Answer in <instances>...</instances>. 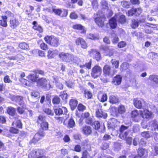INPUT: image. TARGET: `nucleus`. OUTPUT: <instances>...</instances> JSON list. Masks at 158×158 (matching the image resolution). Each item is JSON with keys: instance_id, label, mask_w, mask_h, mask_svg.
<instances>
[{"instance_id": "obj_1", "label": "nucleus", "mask_w": 158, "mask_h": 158, "mask_svg": "<svg viewBox=\"0 0 158 158\" xmlns=\"http://www.w3.org/2000/svg\"><path fill=\"white\" fill-rule=\"evenodd\" d=\"M129 126H126L123 125H122L119 129L120 134L119 136L120 137L123 139H124L128 135H130L131 133V130H128L126 131V130L128 129Z\"/></svg>"}, {"instance_id": "obj_2", "label": "nucleus", "mask_w": 158, "mask_h": 158, "mask_svg": "<svg viewBox=\"0 0 158 158\" xmlns=\"http://www.w3.org/2000/svg\"><path fill=\"white\" fill-rule=\"evenodd\" d=\"M44 39L47 43L52 47H57L59 44V39L54 36L45 37Z\"/></svg>"}, {"instance_id": "obj_3", "label": "nucleus", "mask_w": 158, "mask_h": 158, "mask_svg": "<svg viewBox=\"0 0 158 158\" xmlns=\"http://www.w3.org/2000/svg\"><path fill=\"white\" fill-rule=\"evenodd\" d=\"M37 83L38 85L42 86L47 90H49L51 87L49 82L44 78H41L38 80Z\"/></svg>"}, {"instance_id": "obj_4", "label": "nucleus", "mask_w": 158, "mask_h": 158, "mask_svg": "<svg viewBox=\"0 0 158 158\" xmlns=\"http://www.w3.org/2000/svg\"><path fill=\"white\" fill-rule=\"evenodd\" d=\"M101 73L102 69L101 67L98 65H96L92 69L91 76L95 78L100 75Z\"/></svg>"}, {"instance_id": "obj_5", "label": "nucleus", "mask_w": 158, "mask_h": 158, "mask_svg": "<svg viewBox=\"0 0 158 158\" xmlns=\"http://www.w3.org/2000/svg\"><path fill=\"white\" fill-rule=\"evenodd\" d=\"M44 135L45 133L43 131L41 130L39 131L35 135L33 139L31 141V142L35 143L40 140L42 137L44 136Z\"/></svg>"}, {"instance_id": "obj_6", "label": "nucleus", "mask_w": 158, "mask_h": 158, "mask_svg": "<svg viewBox=\"0 0 158 158\" xmlns=\"http://www.w3.org/2000/svg\"><path fill=\"white\" fill-rule=\"evenodd\" d=\"M53 12L56 15L60 16L61 17H66L68 15V10L63 9L62 10L59 9H53Z\"/></svg>"}, {"instance_id": "obj_7", "label": "nucleus", "mask_w": 158, "mask_h": 158, "mask_svg": "<svg viewBox=\"0 0 158 158\" xmlns=\"http://www.w3.org/2000/svg\"><path fill=\"white\" fill-rule=\"evenodd\" d=\"M76 44L79 45H80L81 47L84 49L87 47V44L85 41L82 38L79 37L76 40Z\"/></svg>"}, {"instance_id": "obj_8", "label": "nucleus", "mask_w": 158, "mask_h": 158, "mask_svg": "<svg viewBox=\"0 0 158 158\" xmlns=\"http://www.w3.org/2000/svg\"><path fill=\"white\" fill-rule=\"evenodd\" d=\"M19 117V116L17 115H16V116L14 117L13 119H15V121H13L12 125L15 127H16L18 128H21L22 124L21 121L18 119V117Z\"/></svg>"}, {"instance_id": "obj_9", "label": "nucleus", "mask_w": 158, "mask_h": 158, "mask_svg": "<svg viewBox=\"0 0 158 158\" xmlns=\"http://www.w3.org/2000/svg\"><path fill=\"white\" fill-rule=\"evenodd\" d=\"M140 115L143 118H148L151 117L152 113L147 109H143L140 110Z\"/></svg>"}, {"instance_id": "obj_10", "label": "nucleus", "mask_w": 158, "mask_h": 158, "mask_svg": "<svg viewBox=\"0 0 158 158\" xmlns=\"http://www.w3.org/2000/svg\"><path fill=\"white\" fill-rule=\"evenodd\" d=\"M89 53L91 55L94 56V58L96 60L98 61L101 58V56L100 53L95 49H92L89 51Z\"/></svg>"}, {"instance_id": "obj_11", "label": "nucleus", "mask_w": 158, "mask_h": 158, "mask_svg": "<svg viewBox=\"0 0 158 158\" xmlns=\"http://www.w3.org/2000/svg\"><path fill=\"white\" fill-rule=\"evenodd\" d=\"M122 79V77L120 75H117L113 78L112 82L115 85H119L121 82Z\"/></svg>"}, {"instance_id": "obj_12", "label": "nucleus", "mask_w": 158, "mask_h": 158, "mask_svg": "<svg viewBox=\"0 0 158 158\" xmlns=\"http://www.w3.org/2000/svg\"><path fill=\"white\" fill-rule=\"evenodd\" d=\"M56 115H60L62 114H66L67 112V110L65 107H62L61 108H58L54 109Z\"/></svg>"}, {"instance_id": "obj_13", "label": "nucleus", "mask_w": 158, "mask_h": 158, "mask_svg": "<svg viewBox=\"0 0 158 158\" xmlns=\"http://www.w3.org/2000/svg\"><path fill=\"white\" fill-rule=\"evenodd\" d=\"M100 4L102 7L104 9H107L108 11L109 12V14L108 16H110L112 15V12L110 10L108 9V3L106 0H102L100 2Z\"/></svg>"}, {"instance_id": "obj_14", "label": "nucleus", "mask_w": 158, "mask_h": 158, "mask_svg": "<svg viewBox=\"0 0 158 158\" xmlns=\"http://www.w3.org/2000/svg\"><path fill=\"white\" fill-rule=\"evenodd\" d=\"M105 19L103 17H96L95 18L94 20L99 27H102L104 26V22Z\"/></svg>"}, {"instance_id": "obj_15", "label": "nucleus", "mask_w": 158, "mask_h": 158, "mask_svg": "<svg viewBox=\"0 0 158 158\" xmlns=\"http://www.w3.org/2000/svg\"><path fill=\"white\" fill-rule=\"evenodd\" d=\"M144 101L141 100L136 99L135 100L134 105L137 108L140 109L143 108L144 109Z\"/></svg>"}, {"instance_id": "obj_16", "label": "nucleus", "mask_w": 158, "mask_h": 158, "mask_svg": "<svg viewBox=\"0 0 158 158\" xmlns=\"http://www.w3.org/2000/svg\"><path fill=\"white\" fill-rule=\"evenodd\" d=\"M96 116L98 117L105 118L107 117V114L104 112L101 109H97L96 111Z\"/></svg>"}, {"instance_id": "obj_17", "label": "nucleus", "mask_w": 158, "mask_h": 158, "mask_svg": "<svg viewBox=\"0 0 158 158\" xmlns=\"http://www.w3.org/2000/svg\"><path fill=\"white\" fill-rule=\"evenodd\" d=\"M111 67L108 65H105L103 68V75L105 77L110 76L111 73Z\"/></svg>"}, {"instance_id": "obj_18", "label": "nucleus", "mask_w": 158, "mask_h": 158, "mask_svg": "<svg viewBox=\"0 0 158 158\" xmlns=\"http://www.w3.org/2000/svg\"><path fill=\"white\" fill-rule=\"evenodd\" d=\"M138 156L142 157L143 158L146 157L147 155V151L145 149H143L142 148H139L138 151Z\"/></svg>"}, {"instance_id": "obj_19", "label": "nucleus", "mask_w": 158, "mask_h": 158, "mask_svg": "<svg viewBox=\"0 0 158 158\" xmlns=\"http://www.w3.org/2000/svg\"><path fill=\"white\" fill-rule=\"evenodd\" d=\"M82 131L83 133L85 135H89L92 132L91 127L88 126H83Z\"/></svg>"}, {"instance_id": "obj_20", "label": "nucleus", "mask_w": 158, "mask_h": 158, "mask_svg": "<svg viewBox=\"0 0 158 158\" xmlns=\"http://www.w3.org/2000/svg\"><path fill=\"white\" fill-rule=\"evenodd\" d=\"M10 27L13 29L15 28L19 24V22L16 19H14L10 21Z\"/></svg>"}, {"instance_id": "obj_21", "label": "nucleus", "mask_w": 158, "mask_h": 158, "mask_svg": "<svg viewBox=\"0 0 158 158\" xmlns=\"http://www.w3.org/2000/svg\"><path fill=\"white\" fill-rule=\"evenodd\" d=\"M148 79L150 81L158 85V75L156 74H152L149 76Z\"/></svg>"}, {"instance_id": "obj_22", "label": "nucleus", "mask_w": 158, "mask_h": 158, "mask_svg": "<svg viewBox=\"0 0 158 158\" xmlns=\"http://www.w3.org/2000/svg\"><path fill=\"white\" fill-rule=\"evenodd\" d=\"M109 24L110 27L114 29L116 28L117 26V21L116 18L114 17H112L109 21Z\"/></svg>"}, {"instance_id": "obj_23", "label": "nucleus", "mask_w": 158, "mask_h": 158, "mask_svg": "<svg viewBox=\"0 0 158 158\" xmlns=\"http://www.w3.org/2000/svg\"><path fill=\"white\" fill-rule=\"evenodd\" d=\"M40 155V150H34L31 151L28 155V157L29 158H35L36 156H39Z\"/></svg>"}, {"instance_id": "obj_24", "label": "nucleus", "mask_w": 158, "mask_h": 158, "mask_svg": "<svg viewBox=\"0 0 158 158\" xmlns=\"http://www.w3.org/2000/svg\"><path fill=\"white\" fill-rule=\"evenodd\" d=\"M109 102L112 104L116 103L119 102L118 97L114 95H111L109 97Z\"/></svg>"}, {"instance_id": "obj_25", "label": "nucleus", "mask_w": 158, "mask_h": 158, "mask_svg": "<svg viewBox=\"0 0 158 158\" xmlns=\"http://www.w3.org/2000/svg\"><path fill=\"white\" fill-rule=\"evenodd\" d=\"M7 113L10 115L13 116H16V110L12 107H9L8 108L7 110Z\"/></svg>"}, {"instance_id": "obj_26", "label": "nucleus", "mask_w": 158, "mask_h": 158, "mask_svg": "<svg viewBox=\"0 0 158 158\" xmlns=\"http://www.w3.org/2000/svg\"><path fill=\"white\" fill-rule=\"evenodd\" d=\"M77 101L75 99H72L70 101L69 105L72 110H73L77 106Z\"/></svg>"}, {"instance_id": "obj_27", "label": "nucleus", "mask_w": 158, "mask_h": 158, "mask_svg": "<svg viewBox=\"0 0 158 158\" xmlns=\"http://www.w3.org/2000/svg\"><path fill=\"white\" fill-rule=\"evenodd\" d=\"M28 79L32 82H36L38 77V76L34 74H30L27 77Z\"/></svg>"}, {"instance_id": "obj_28", "label": "nucleus", "mask_w": 158, "mask_h": 158, "mask_svg": "<svg viewBox=\"0 0 158 158\" xmlns=\"http://www.w3.org/2000/svg\"><path fill=\"white\" fill-rule=\"evenodd\" d=\"M59 56L63 60L66 61L68 56H69V53L62 52L59 54Z\"/></svg>"}, {"instance_id": "obj_29", "label": "nucleus", "mask_w": 158, "mask_h": 158, "mask_svg": "<svg viewBox=\"0 0 158 158\" xmlns=\"http://www.w3.org/2000/svg\"><path fill=\"white\" fill-rule=\"evenodd\" d=\"M88 37L92 40H98L99 37L98 35L97 34H89L88 35Z\"/></svg>"}, {"instance_id": "obj_30", "label": "nucleus", "mask_w": 158, "mask_h": 158, "mask_svg": "<svg viewBox=\"0 0 158 158\" xmlns=\"http://www.w3.org/2000/svg\"><path fill=\"white\" fill-rule=\"evenodd\" d=\"M41 127L43 130H47L48 129V124L46 121H44L41 123Z\"/></svg>"}, {"instance_id": "obj_31", "label": "nucleus", "mask_w": 158, "mask_h": 158, "mask_svg": "<svg viewBox=\"0 0 158 158\" xmlns=\"http://www.w3.org/2000/svg\"><path fill=\"white\" fill-rule=\"evenodd\" d=\"M60 99L57 96H55L52 99V102L54 104L57 105L60 103Z\"/></svg>"}, {"instance_id": "obj_32", "label": "nucleus", "mask_w": 158, "mask_h": 158, "mask_svg": "<svg viewBox=\"0 0 158 158\" xmlns=\"http://www.w3.org/2000/svg\"><path fill=\"white\" fill-rule=\"evenodd\" d=\"M38 43L40 44L41 48L44 50H47L48 49V46L44 43L42 41H40L38 42Z\"/></svg>"}, {"instance_id": "obj_33", "label": "nucleus", "mask_w": 158, "mask_h": 158, "mask_svg": "<svg viewBox=\"0 0 158 158\" xmlns=\"http://www.w3.org/2000/svg\"><path fill=\"white\" fill-rule=\"evenodd\" d=\"M93 127L96 130H98L100 127V123L98 121H94L92 123Z\"/></svg>"}, {"instance_id": "obj_34", "label": "nucleus", "mask_w": 158, "mask_h": 158, "mask_svg": "<svg viewBox=\"0 0 158 158\" xmlns=\"http://www.w3.org/2000/svg\"><path fill=\"white\" fill-rule=\"evenodd\" d=\"M129 67V65L128 63L127 62H124L121 66V70L122 71L126 70Z\"/></svg>"}, {"instance_id": "obj_35", "label": "nucleus", "mask_w": 158, "mask_h": 158, "mask_svg": "<svg viewBox=\"0 0 158 158\" xmlns=\"http://www.w3.org/2000/svg\"><path fill=\"white\" fill-rule=\"evenodd\" d=\"M139 25L138 20L133 19L132 20L131 26L132 28H135Z\"/></svg>"}, {"instance_id": "obj_36", "label": "nucleus", "mask_w": 158, "mask_h": 158, "mask_svg": "<svg viewBox=\"0 0 158 158\" xmlns=\"http://www.w3.org/2000/svg\"><path fill=\"white\" fill-rule=\"evenodd\" d=\"M66 62L68 63H70L72 62H75L74 56L73 55L69 54V56H68Z\"/></svg>"}, {"instance_id": "obj_37", "label": "nucleus", "mask_w": 158, "mask_h": 158, "mask_svg": "<svg viewBox=\"0 0 158 158\" xmlns=\"http://www.w3.org/2000/svg\"><path fill=\"white\" fill-rule=\"evenodd\" d=\"M81 145L82 146L90 147V143L88 139H86L84 140L81 143Z\"/></svg>"}, {"instance_id": "obj_38", "label": "nucleus", "mask_w": 158, "mask_h": 158, "mask_svg": "<svg viewBox=\"0 0 158 158\" xmlns=\"http://www.w3.org/2000/svg\"><path fill=\"white\" fill-rule=\"evenodd\" d=\"M19 47L23 49H28L29 48L28 45L26 43H22L19 44Z\"/></svg>"}, {"instance_id": "obj_39", "label": "nucleus", "mask_w": 158, "mask_h": 158, "mask_svg": "<svg viewBox=\"0 0 158 158\" xmlns=\"http://www.w3.org/2000/svg\"><path fill=\"white\" fill-rule=\"evenodd\" d=\"M125 107L123 105L120 106L118 108V112L119 114H123L125 112Z\"/></svg>"}, {"instance_id": "obj_40", "label": "nucleus", "mask_w": 158, "mask_h": 158, "mask_svg": "<svg viewBox=\"0 0 158 158\" xmlns=\"http://www.w3.org/2000/svg\"><path fill=\"white\" fill-rule=\"evenodd\" d=\"M98 3L97 0H93L92 1V6L93 8L97 9L98 6Z\"/></svg>"}, {"instance_id": "obj_41", "label": "nucleus", "mask_w": 158, "mask_h": 158, "mask_svg": "<svg viewBox=\"0 0 158 158\" xmlns=\"http://www.w3.org/2000/svg\"><path fill=\"white\" fill-rule=\"evenodd\" d=\"M25 106L23 105L22 107H18L17 108V110L18 112L20 114H22L25 112V110H24Z\"/></svg>"}, {"instance_id": "obj_42", "label": "nucleus", "mask_w": 158, "mask_h": 158, "mask_svg": "<svg viewBox=\"0 0 158 158\" xmlns=\"http://www.w3.org/2000/svg\"><path fill=\"white\" fill-rule=\"evenodd\" d=\"M23 97L20 96H18L15 98V100L19 104L22 105L23 103Z\"/></svg>"}, {"instance_id": "obj_43", "label": "nucleus", "mask_w": 158, "mask_h": 158, "mask_svg": "<svg viewBox=\"0 0 158 158\" xmlns=\"http://www.w3.org/2000/svg\"><path fill=\"white\" fill-rule=\"evenodd\" d=\"M111 62L112 65H114L116 68H117L118 67L119 61L118 60H115L112 59Z\"/></svg>"}, {"instance_id": "obj_44", "label": "nucleus", "mask_w": 158, "mask_h": 158, "mask_svg": "<svg viewBox=\"0 0 158 158\" xmlns=\"http://www.w3.org/2000/svg\"><path fill=\"white\" fill-rule=\"evenodd\" d=\"M84 94L86 98H90L92 97V93L89 91H85Z\"/></svg>"}, {"instance_id": "obj_45", "label": "nucleus", "mask_w": 158, "mask_h": 158, "mask_svg": "<svg viewBox=\"0 0 158 158\" xmlns=\"http://www.w3.org/2000/svg\"><path fill=\"white\" fill-rule=\"evenodd\" d=\"M43 110L45 113L51 116H53L54 115L53 113H52L51 110L49 109L45 108Z\"/></svg>"}, {"instance_id": "obj_46", "label": "nucleus", "mask_w": 158, "mask_h": 158, "mask_svg": "<svg viewBox=\"0 0 158 158\" xmlns=\"http://www.w3.org/2000/svg\"><path fill=\"white\" fill-rule=\"evenodd\" d=\"M45 121V117L42 115H40L38 117V120L37 122L39 123H41Z\"/></svg>"}, {"instance_id": "obj_47", "label": "nucleus", "mask_w": 158, "mask_h": 158, "mask_svg": "<svg viewBox=\"0 0 158 158\" xmlns=\"http://www.w3.org/2000/svg\"><path fill=\"white\" fill-rule=\"evenodd\" d=\"M112 35L114 37V38L112 41V43L114 44L117 43L119 41L118 38L115 34H112Z\"/></svg>"}, {"instance_id": "obj_48", "label": "nucleus", "mask_w": 158, "mask_h": 158, "mask_svg": "<svg viewBox=\"0 0 158 158\" xmlns=\"http://www.w3.org/2000/svg\"><path fill=\"white\" fill-rule=\"evenodd\" d=\"M121 5L123 7L126 8L129 7V2L125 1H123L121 2Z\"/></svg>"}, {"instance_id": "obj_49", "label": "nucleus", "mask_w": 158, "mask_h": 158, "mask_svg": "<svg viewBox=\"0 0 158 158\" xmlns=\"http://www.w3.org/2000/svg\"><path fill=\"white\" fill-rule=\"evenodd\" d=\"M126 20L125 16L124 15H121L118 18V21L121 23H124L125 22Z\"/></svg>"}, {"instance_id": "obj_50", "label": "nucleus", "mask_w": 158, "mask_h": 158, "mask_svg": "<svg viewBox=\"0 0 158 158\" xmlns=\"http://www.w3.org/2000/svg\"><path fill=\"white\" fill-rule=\"evenodd\" d=\"M75 122L73 118H70L68 124L70 127H73L75 125Z\"/></svg>"}, {"instance_id": "obj_51", "label": "nucleus", "mask_w": 158, "mask_h": 158, "mask_svg": "<svg viewBox=\"0 0 158 158\" xmlns=\"http://www.w3.org/2000/svg\"><path fill=\"white\" fill-rule=\"evenodd\" d=\"M135 13V8H133L128 11L127 14L128 16H132Z\"/></svg>"}, {"instance_id": "obj_52", "label": "nucleus", "mask_w": 158, "mask_h": 158, "mask_svg": "<svg viewBox=\"0 0 158 158\" xmlns=\"http://www.w3.org/2000/svg\"><path fill=\"white\" fill-rule=\"evenodd\" d=\"M4 81L6 83H10L12 82V81L10 79L9 76L8 75H7L4 77Z\"/></svg>"}, {"instance_id": "obj_53", "label": "nucleus", "mask_w": 158, "mask_h": 158, "mask_svg": "<svg viewBox=\"0 0 158 158\" xmlns=\"http://www.w3.org/2000/svg\"><path fill=\"white\" fill-rule=\"evenodd\" d=\"M127 44L125 41H122L118 43V47L120 48H123L125 47Z\"/></svg>"}, {"instance_id": "obj_54", "label": "nucleus", "mask_w": 158, "mask_h": 158, "mask_svg": "<svg viewBox=\"0 0 158 158\" xmlns=\"http://www.w3.org/2000/svg\"><path fill=\"white\" fill-rule=\"evenodd\" d=\"M146 139H141L139 143V145L140 146H144L146 145Z\"/></svg>"}, {"instance_id": "obj_55", "label": "nucleus", "mask_w": 158, "mask_h": 158, "mask_svg": "<svg viewBox=\"0 0 158 158\" xmlns=\"http://www.w3.org/2000/svg\"><path fill=\"white\" fill-rule=\"evenodd\" d=\"M73 28L74 29H76L79 30H82L84 29V27L80 24H77L73 26Z\"/></svg>"}, {"instance_id": "obj_56", "label": "nucleus", "mask_w": 158, "mask_h": 158, "mask_svg": "<svg viewBox=\"0 0 158 158\" xmlns=\"http://www.w3.org/2000/svg\"><path fill=\"white\" fill-rule=\"evenodd\" d=\"M74 149V151L77 152H80L81 151V148L80 145L77 144L76 145Z\"/></svg>"}, {"instance_id": "obj_57", "label": "nucleus", "mask_w": 158, "mask_h": 158, "mask_svg": "<svg viewBox=\"0 0 158 158\" xmlns=\"http://www.w3.org/2000/svg\"><path fill=\"white\" fill-rule=\"evenodd\" d=\"M79 110L83 111L85 109V107L81 104H79L77 107Z\"/></svg>"}, {"instance_id": "obj_58", "label": "nucleus", "mask_w": 158, "mask_h": 158, "mask_svg": "<svg viewBox=\"0 0 158 158\" xmlns=\"http://www.w3.org/2000/svg\"><path fill=\"white\" fill-rule=\"evenodd\" d=\"M48 56L49 58H52L54 56V52L51 50H49L48 51Z\"/></svg>"}, {"instance_id": "obj_59", "label": "nucleus", "mask_w": 158, "mask_h": 158, "mask_svg": "<svg viewBox=\"0 0 158 158\" xmlns=\"http://www.w3.org/2000/svg\"><path fill=\"white\" fill-rule=\"evenodd\" d=\"M107 99V96L106 94H103L102 97L100 99V101L102 102L106 101Z\"/></svg>"}, {"instance_id": "obj_60", "label": "nucleus", "mask_w": 158, "mask_h": 158, "mask_svg": "<svg viewBox=\"0 0 158 158\" xmlns=\"http://www.w3.org/2000/svg\"><path fill=\"white\" fill-rule=\"evenodd\" d=\"M31 96L34 97H39V93L36 91H34L31 92Z\"/></svg>"}, {"instance_id": "obj_61", "label": "nucleus", "mask_w": 158, "mask_h": 158, "mask_svg": "<svg viewBox=\"0 0 158 158\" xmlns=\"http://www.w3.org/2000/svg\"><path fill=\"white\" fill-rule=\"evenodd\" d=\"M109 147V144L107 143H103L102 147V149L103 150H105L107 148Z\"/></svg>"}, {"instance_id": "obj_62", "label": "nucleus", "mask_w": 158, "mask_h": 158, "mask_svg": "<svg viewBox=\"0 0 158 158\" xmlns=\"http://www.w3.org/2000/svg\"><path fill=\"white\" fill-rule=\"evenodd\" d=\"M125 139H126V142L128 144L130 145L131 144L132 140V137L127 136Z\"/></svg>"}, {"instance_id": "obj_63", "label": "nucleus", "mask_w": 158, "mask_h": 158, "mask_svg": "<svg viewBox=\"0 0 158 158\" xmlns=\"http://www.w3.org/2000/svg\"><path fill=\"white\" fill-rule=\"evenodd\" d=\"M141 135L143 137L147 138H148L150 137V135L149 133L147 131L143 132L141 133Z\"/></svg>"}, {"instance_id": "obj_64", "label": "nucleus", "mask_w": 158, "mask_h": 158, "mask_svg": "<svg viewBox=\"0 0 158 158\" xmlns=\"http://www.w3.org/2000/svg\"><path fill=\"white\" fill-rule=\"evenodd\" d=\"M88 154L86 150H84L82 152V157L81 158H87V156Z\"/></svg>"}]
</instances>
